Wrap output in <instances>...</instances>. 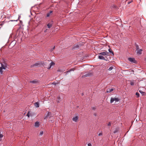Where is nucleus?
Masks as SVG:
<instances>
[{
  "mask_svg": "<svg viewBox=\"0 0 146 146\" xmlns=\"http://www.w3.org/2000/svg\"><path fill=\"white\" fill-rule=\"evenodd\" d=\"M119 100L118 98H111L110 100V103H112L114 101H115V102H117Z\"/></svg>",
  "mask_w": 146,
  "mask_h": 146,
  "instance_id": "nucleus-1",
  "label": "nucleus"
},
{
  "mask_svg": "<svg viewBox=\"0 0 146 146\" xmlns=\"http://www.w3.org/2000/svg\"><path fill=\"white\" fill-rule=\"evenodd\" d=\"M99 54L102 56H108L109 55V53L106 51L105 52H102L100 53Z\"/></svg>",
  "mask_w": 146,
  "mask_h": 146,
  "instance_id": "nucleus-2",
  "label": "nucleus"
},
{
  "mask_svg": "<svg viewBox=\"0 0 146 146\" xmlns=\"http://www.w3.org/2000/svg\"><path fill=\"white\" fill-rule=\"evenodd\" d=\"M128 60L131 62H133L135 63H137V61L135 60L134 58H128Z\"/></svg>",
  "mask_w": 146,
  "mask_h": 146,
  "instance_id": "nucleus-3",
  "label": "nucleus"
},
{
  "mask_svg": "<svg viewBox=\"0 0 146 146\" xmlns=\"http://www.w3.org/2000/svg\"><path fill=\"white\" fill-rule=\"evenodd\" d=\"M52 116L51 113L50 112H48L47 113V115L45 116L44 118V119H46L48 117H50Z\"/></svg>",
  "mask_w": 146,
  "mask_h": 146,
  "instance_id": "nucleus-4",
  "label": "nucleus"
},
{
  "mask_svg": "<svg viewBox=\"0 0 146 146\" xmlns=\"http://www.w3.org/2000/svg\"><path fill=\"white\" fill-rule=\"evenodd\" d=\"M98 58L100 59L103 60H107V58H105L104 57V56L102 55H99L98 56Z\"/></svg>",
  "mask_w": 146,
  "mask_h": 146,
  "instance_id": "nucleus-5",
  "label": "nucleus"
},
{
  "mask_svg": "<svg viewBox=\"0 0 146 146\" xmlns=\"http://www.w3.org/2000/svg\"><path fill=\"white\" fill-rule=\"evenodd\" d=\"M92 75V74L90 73H88L85 75L82 76V78H84L86 77H88L89 76H90Z\"/></svg>",
  "mask_w": 146,
  "mask_h": 146,
  "instance_id": "nucleus-6",
  "label": "nucleus"
},
{
  "mask_svg": "<svg viewBox=\"0 0 146 146\" xmlns=\"http://www.w3.org/2000/svg\"><path fill=\"white\" fill-rule=\"evenodd\" d=\"M137 51V53L139 54H141L142 53V49H139V50H136Z\"/></svg>",
  "mask_w": 146,
  "mask_h": 146,
  "instance_id": "nucleus-7",
  "label": "nucleus"
},
{
  "mask_svg": "<svg viewBox=\"0 0 146 146\" xmlns=\"http://www.w3.org/2000/svg\"><path fill=\"white\" fill-rule=\"evenodd\" d=\"M78 119V116L75 117L73 118L72 120L75 122H76Z\"/></svg>",
  "mask_w": 146,
  "mask_h": 146,
  "instance_id": "nucleus-8",
  "label": "nucleus"
},
{
  "mask_svg": "<svg viewBox=\"0 0 146 146\" xmlns=\"http://www.w3.org/2000/svg\"><path fill=\"white\" fill-rule=\"evenodd\" d=\"M39 126V122L37 121L35 123V127H38Z\"/></svg>",
  "mask_w": 146,
  "mask_h": 146,
  "instance_id": "nucleus-9",
  "label": "nucleus"
},
{
  "mask_svg": "<svg viewBox=\"0 0 146 146\" xmlns=\"http://www.w3.org/2000/svg\"><path fill=\"white\" fill-rule=\"evenodd\" d=\"M30 82L32 83H36L38 82V81L36 80H34L30 81Z\"/></svg>",
  "mask_w": 146,
  "mask_h": 146,
  "instance_id": "nucleus-10",
  "label": "nucleus"
},
{
  "mask_svg": "<svg viewBox=\"0 0 146 146\" xmlns=\"http://www.w3.org/2000/svg\"><path fill=\"white\" fill-rule=\"evenodd\" d=\"M35 106L36 108L39 107V104L38 102H36L35 103Z\"/></svg>",
  "mask_w": 146,
  "mask_h": 146,
  "instance_id": "nucleus-11",
  "label": "nucleus"
},
{
  "mask_svg": "<svg viewBox=\"0 0 146 146\" xmlns=\"http://www.w3.org/2000/svg\"><path fill=\"white\" fill-rule=\"evenodd\" d=\"M52 12V11H50L49 13H47V14L46 17H49L51 15Z\"/></svg>",
  "mask_w": 146,
  "mask_h": 146,
  "instance_id": "nucleus-12",
  "label": "nucleus"
},
{
  "mask_svg": "<svg viewBox=\"0 0 146 146\" xmlns=\"http://www.w3.org/2000/svg\"><path fill=\"white\" fill-rule=\"evenodd\" d=\"M113 90V89H109L108 90H107L106 91V92L107 93H109L111 92Z\"/></svg>",
  "mask_w": 146,
  "mask_h": 146,
  "instance_id": "nucleus-13",
  "label": "nucleus"
},
{
  "mask_svg": "<svg viewBox=\"0 0 146 146\" xmlns=\"http://www.w3.org/2000/svg\"><path fill=\"white\" fill-rule=\"evenodd\" d=\"M52 24L50 23L48 24L47 25V26L49 28H50L52 27Z\"/></svg>",
  "mask_w": 146,
  "mask_h": 146,
  "instance_id": "nucleus-14",
  "label": "nucleus"
},
{
  "mask_svg": "<svg viewBox=\"0 0 146 146\" xmlns=\"http://www.w3.org/2000/svg\"><path fill=\"white\" fill-rule=\"evenodd\" d=\"M3 68H4V67H2V68H0V72L1 74H3Z\"/></svg>",
  "mask_w": 146,
  "mask_h": 146,
  "instance_id": "nucleus-15",
  "label": "nucleus"
},
{
  "mask_svg": "<svg viewBox=\"0 0 146 146\" xmlns=\"http://www.w3.org/2000/svg\"><path fill=\"white\" fill-rule=\"evenodd\" d=\"M55 64V63L53 62H51L50 64V67L48 68V69H50V68L51 67V66L52 65H54Z\"/></svg>",
  "mask_w": 146,
  "mask_h": 146,
  "instance_id": "nucleus-16",
  "label": "nucleus"
},
{
  "mask_svg": "<svg viewBox=\"0 0 146 146\" xmlns=\"http://www.w3.org/2000/svg\"><path fill=\"white\" fill-rule=\"evenodd\" d=\"M108 51H109V52H110L113 55H114L113 52L111 50V49L110 48L108 49Z\"/></svg>",
  "mask_w": 146,
  "mask_h": 146,
  "instance_id": "nucleus-17",
  "label": "nucleus"
},
{
  "mask_svg": "<svg viewBox=\"0 0 146 146\" xmlns=\"http://www.w3.org/2000/svg\"><path fill=\"white\" fill-rule=\"evenodd\" d=\"M74 69L73 68V69H70V70L69 71H67L66 72H64V73H66V74H67L69 72H70V71H74Z\"/></svg>",
  "mask_w": 146,
  "mask_h": 146,
  "instance_id": "nucleus-18",
  "label": "nucleus"
},
{
  "mask_svg": "<svg viewBox=\"0 0 146 146\" xmlns=\"http://www.w3.org/2000/svg\"><path fill=\"white\" fill-rule=\"evenodd\" d=\"M135 46H136V50H139V49L138 45L137 44H136Z\"/></svg>",
  "mask_w": 146,
  "mask_h": 146,
  "instance_id": "nucleus-19",
  "label": "nucleus"
},
{
  "mask_svg": "<svg viewBox=\"0 0 146 146\" xmlns=\"http://www.w3.org/2000/svg\"><path fill=\"white\" fill-rule=\"evenodd\" d=\"M135 95H136V97H137V98H138L139 96V93L138 92H137L136 93Z\"/></svg>",
  "mask_w": 146,
  "mask_h": 146,
  "instance_id": "nucleus-20",
  "label": "nucleus"
},
{
  "mask_svg": "<svg viewBox=\"0 0 146 146\" xmlns=\"http://www.w3.org/2000/svg\"><path fill=\"white\" fill-rule=\"evenodd\" d=\"M3 134L1 133V132L0 131V140L1 141L2 140L1 138L3 137Z\"/></svg>",
  "mask_w": 146,
  "mask_h": 146,
  "instance_id": "nucleus-21",
  "label": "nucleus"
},
{
  "mask_svg": "<svg viewBox=\"0 0 146 146\" xmlns=\"http://www.w3.org/2000/svg\"><path fill=\"white\" fill-rule=\"evenodd\" d=\"M113 68V67L112 66L110 67L108 69V70L109 71H111Z\"/></svg>",
  "mask_w": 146,
  "mask_h": 146,
  "instance_id": "nucleus-22",
  "label": "nucleus"
},
{
  "mask_svg": "<svg viewBox=\"0 0 146 146\" xmlns=\"http://www.w3.org/2000/svg\"><path fill=\"white\" fill-rule=\"evenodd\" d=\"M2 67H4V68H3V69H5V66H4L3 64H1V66L0 68H2Z\"/></svg>",
  "mask_w": 146,
  "mask_h": 146,
  "instance_id": "nucleus-23",
  "label": "nucleus"
},
{
  "mask_svg": "<svg viewBox=\"0 0 146 146\" xmlns=\"http://www.w3.org/2000/svg\"><path fill=\"white\" fill-rule=\"evenodd\" d=\"M64 71H65V70H61L60 69L58 70V72H64Z\"/></svg>",
  "mask_w": 146,
  "mask_h": 146,
  "instance_id": "nucleus-24",
  "label": "nucleus"
},
{
  "mask_svg": "<svg viewBox=\"0 0 146 146\" xmlns=\"http://www.w3.org/2000/svg\"><path fill=\"white\" fill-rule=\"evenodd\" d=\"M130 84L131 85L133 86L134 85V83L133 82H131L130 83Z\"/></svg>",
  "mask_w": 146,
  "mask_h": 146,
  "instance_id": "nucleus-25",
  "label": "nucleus"
},
{
  "mask_svg": "<svg viewBox=\"0 0 146 146\" xmlns=\"http://www.w3.org/2000/svg\"><path fill=\"white\" fill-rule=\"evenodd\" d=\"M43 131H41L40 132V135H42L43 134Z\"/></svg>",
  "mask_w": 146,
  "mask_h": 146,
  "instance_id": "nucleus-26",
  "label": "nucleus"
},
{
  "mask_svg": "<svg viewBox=\"0 0 146 146\" xmlns=\"http://www.w3.org/2000/svg\"><path fill=\"white\" fill-rule=\"evenodd\" d=\"M29 112L27 114V116L28 117H29V116H30V115H29Z\"/></svg>",
  "mask_w": 146,
  "mask_h": 146,
  "instance_id": "nucleus-27",
  "label": "nucleus"
},
{
  "mask_svg": "<svg viewBox=\"0 0 146 146\" xmlns=\"http://www.w3.org/2000/svg\"><path fill=\"white\" fill-rule=\"evenodd\" d=\"M39 64L38 63H36L34 64L33 66H38Z\"/></svg>",
  "mask_w": 146,
  "mask_h": 146,
  "instance_id": "nucleus-28",
  "label": "nucleus"
},
{
  "mask_svg": "<svg viewBox=\"0 0 146 146\" xmlns=\"http://www.w3.org/2000/svg\"><path fill=\"white\" fill-rule=\"evenodd\" d=\"M55 46H54L53 48H52L50 50L51 51H52L54 49Z\"/></svg>",
  "mask_w": 146,
  "mask_h": 146,
  "instance_id": "nucleus-29",
  "label": "nucleus"
},
{
  "mask_svg": "<svg viewBox=\"0 0 146 146\" xmlns=\"http://www.w3.org/2000/svg\"><path fill=\"white\" fill-rule=\"evenodd\" d=\"M111 125V123L110 122H109L108 124V126H110Z\"/></svg>",
  "mask_w": 146,
  "mask_h": 146,
  "instance_id": "nucleus-30",
  "label": "nucleus"
},
{
  "mask_svg": "<svg viewBox=\"0 0 146 146\" xmlns=\"http://www.w3.org/2000/svg\"><path fill=\"white\" fill-rule=\"evenodd\" d=\"M102 135V133H99V134H98V135L99 136H101V135Z\"/></svg>",
  "mask_w": 146,
  "mask_h": 146,
  "instance_id": "nucleus-31",
  "label": "nucleus"
},
{
  "mask_svg": "<svg viewBox=\"0 0 146 146\" xmlns=\"http://www.w3.org/2000/svg\"><path fill=\"white\" fill-rule=\"evenodd\" d=\"M88 146H92V145L91 143H89L88 144Z\"/></svg>",
  "mask_w": 146,
  "mask_h": 146,
  "instance_id": "nucleus-32",
  "label": "nucleus"
},
{
  "mask_svg": "<svg viewBox=\"0 0 146 146\" xmlns=\"http://www.w3.org/2000/svg\"><path fill=\"white\" fill-rule=\"evenodd\" d=\"M78 45H76V46H75L74 48H78Z\"/></svg>",
  "mask_w": 146,
  "mask_h": 146,
  "instance_id": "nucleus-33",
  "label": "nucleus"
},
{
  "mask_svg": "<svg viewBox=\"0 0 146 146\" xmlns=\"http://www.w3.org/2000/svg\"><path fill=\"white\" fill-rule=\"evenodd\" d=\"M117 132V131L116 130H115V131H114L113 133H116Z\"/></svg>",
  "mask_w": 146,
  "mask_h": 146,
  "instance_id": "nucleus-34",
  "label": "nucleus"
},
{
  "mask_svg": "<svg viewBox=\"0 0 146 146\" xmlns=\"http://www.w3.org/2000/svg\"><path fill=\"white\" fill-rule=\"evenodd\" d=\"M92 109H93V110H95V108H92Z\"/></svg>",
  "mask_w": 146,
  "mask_h": 146,
  "instance_id": "nucleus-35",
  "label": "nucleus"
},
{
  "mask_svg": "<svg viewBox=\"0 0 146 146\" xmlns=\"http://www.w3.org/2000/svg\"><path fill=\"white\" fill-rule=\"evenodd\" d=\"M46 30H47L46 29V30H45V31H44V32H46Z\"/></svg>",
  "mask_w": 146,
  "mask_h": 146,
  "instance_id": "nucleus-36",
  "label": "nucleus"
},
{
  "mask_svg": "<svg viewBox=\"0 0 146 146\" xmlns=\"http://www.w3.org/2000/svg\"><path fill=\"white\" fill-rule=\"evenodd\" d=\"M82 95H84L83 93H82Z\"/></svg>",
  "mask_w": 146,
  "mask_h": 146,
  "instance_id": "nucleus-37",
  "label": "nucleus"
},
{
  "mask_svg": "<svg viewBox=\"0 0 146 146\" xmlns=\"http://www.w3.org/2000/svg\"><path fill=\"white\" fill-rule=\"evenodd\" d=\"M52 84H55V83H52Z\"/></svg>",
  "mask_w": 146,
  "mask_h": 146,
  "instance_id": "nucleus-38",
  "label": "nucleus"
},
{
  "mask_svg": "<svg viewBox=\"0 0 146 146\" xmlns=\"http://www.w3.org/2000/svg\"><path fill=\"white\" fill-rule=\"evenodd\" d=\"M58 102H59V100H58Z\"/></svg>",
  "mask_w": 146,
  "mask_h": 146,
  "instance_id": "nucleus-39",
  "label": "nucleus"
},
{
  "mask_svg": "<svg viewBox=\"0 0 146 146\" xmlns=\"http://www.w3.org/2000/svg\"><path fill=\"white\" fill-rule=\"evenodd\" d=\"M51 121V122H52V120H50Z\"/></svg>",
  "mask_w": 146,
  "mask_h": 146,
  "instance_id": "nucleus-40",
  "label": "nucleus"
}]
</instances>
